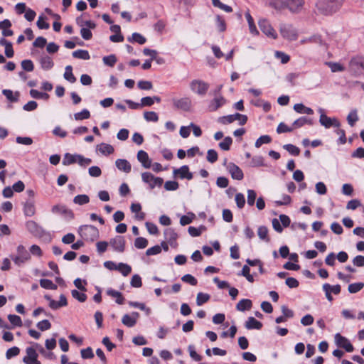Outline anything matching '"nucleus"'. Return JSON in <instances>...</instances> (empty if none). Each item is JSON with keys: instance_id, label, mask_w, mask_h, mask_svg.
<instances>
[{"instance_id": "aec40b11", "label": "nucleus", "mask_w": 364, "mask_h": 364, "mask_svg": "<svg viewBox=\"0 0 364 364\" xmlns=\"http://www.w3.org/2000/svg\"><path fill=\"white\" fill-rule=\"evenodd\" d=\"M263 326V323L254 318L253 316L248 317L247 320L245 323V327L247 330H260Z\"/></svg>"}, {"instance_id": "0e129e2a", "label": "nucleus", "mask_w": 364, "mask_h": 364, "mask_svg": "<svg viewBox=\"0 0 364 364\" xmlns=\"http://www.w3.org/2000/svg\"><path fill=\"white\" fill-rule=\"evenodd\" d=\"M122 323L129 328H132L136 324V321H134V318H132L130 316V314H126L123 316L122 318Z\"/></svg>"}, {"instance_id": "864d4df0", "label": "nucleus", "mask_w": 364, "mask_h": 364, "mask_svg": "<svg viewBox=\"0 0 364 364\" xmlns=\"http://www.w3.org/2000/svg\"><path fill=\"white\" fill-rule=\"evenodd\" d=\"M90 117V112L86 108H84L80 112L74 114V118L77 121L87 119Z\"/></svg>"}, {"instance_id": "37998d69", "label": "nucleus", "mask_w": 364, "mask_h": 364, "mask_svg": "<svg viewBox=\"0 0 364 364\" xmlns=\"http://www.w3.org/2000/svg\"><path fill=\"white\" fill-rule=\"evenodd\" d=\"M282 147L291 156H297L300 154L301 149L294 144H287L283 145Z\"/></svg>"}, {"instance_id": "ddd939ff", "label": "nucleus", "mask_w": 364, "mask_h": 364, "mask_svg": "<svg viewBox=\"0 0 364 364\" xmlns=\"http://www.w3.org/2000/svg\"><path fill=\"white\" fill-rule=\"evenodd\" d=\"M173 107L177 109H181L188 112L191 107V100L189 97H183L181 99H173Z\"/></svg>"}, {"instance_id": "6ab92c4d", "label": "nucleus", "mask_w": 364, "mask_h": 364, "mask_svg": "<svg viewBox=\"0 0 364 364\" xmlns=\"http://www.w3.org/2000/svg\"><path fill=\"white\" fill-rule=\"evenodd\" d=\"M280 33L284 38L290 41L296 40L297 36L296 32L291 29V26L287 25L282 26L280 28Z\"/></svg>"}, {"instance_id": "2f4dec72", "label": "nucleus", "mask_w": 364, "mask_h": 364, "mask_svg": "<svg viewBox=\"0 0 364 364\" xmlns=\"http://www.w3.org/2000/svg\"><path fill=\"white\" fill-rule=\"evenodd\" d=\"M302 42L303 43L309 42V43L317 44L320 46H326V43L324 42V41L322 38L321 35H320V34L313 35L308 38L304 39L302 41Z\"/></svg>"}, {"instance_id": "5fc2aeb1", "label": "nucleus", "mask_w": 364, "mask_h": 364, "mask_svg": "<svg viewBox=\"0 0 364 364\" xmlns=\"http://www.w3.org/2000/svg\"><path fill=\"white\" fill-rule=\"evenodd\" d=\"M132 267L124 262H119L118 269L117 271H119L124 277L128 276L132 272Z\"/></svg>"}, {"instance_id": "bb28decb", "label": "nucleus", "mask_w": 364, "mask_h": 364, "mask_svg": "<svg viewBox=\"0 0 364 364\" xmlns=\"http://www.w3.org/2000/svg\"><path fill=\"white\" fill-rule=\"evenodd\" d=\"M293 109L299 114H306L308 115L314 114V111L312 108L305 106L302 102L295 104Z\"/></svg>"}, {"instance_id": "4be33fe9", "label": "nucleus", "mask_w": 364, "mask_h": 364, "mask_svg": "<svg viewBox=\"0 0 364 364\" xmlns=\"http://www.w3.org/2000/svg\"><path fill=\"white\" fill-rule=\"evenodd\" d=\"M116 167L124 173H129L132 170L131 164L124 159H118L115 161Z\"/></svg>"}, {"instance_id": "338daca9", "label": "nucleus", "mask_w": 364, "mask_h": 364, "mask_svg": "<svg viewBox=\"0 0 364 364\" xmlns=\"http://www.w3.org/2000/svg\"><path fill=\"white\" fill-rule=\"evenodd\" d=\"M359 120L357 114V110L353 109L347 116V121L350 127H353L355 123Z\"/></svg>"}, {"instance_id": "49530a36", "label": "nucleus", "mask_w": 364, "mask_h": 364, "mask_svg": "<svg viewBox=\"0 0 364 364\" xmlns=\"http://www.w3.org/2000/svg\"><path fill=\"white\" fill-rule=\"evenodd\" d=\"M210 299V295L207 293L198 292L196 297V305L200 306Z\"/></svg>"}, {"instance_id": "a19ab883", "label": "nucleus", "mask_w": 364, "mask_h": 364, "mask_svg": "<svg viewBox=\"0 0 364 364\" xmlns=\"http://www.w3.org/2000/svg\"><path fill=\"white\" fill-rule=\"evenodd\" d=\"M40 286L45 289L55 290L58 286L49 279H41L39 281Z\"/></svg>"}, {"instance_id": "c9c22d12", "label": "nucleus", "mask_w": 364, "mask_h": 364, "mask_svg": "<svg viewBox=\"0 0 364 364\" xmlns=\"http://www.w3.org/2000/svg\"><path fill=\"white\" fill-rule=\"evenodd\" d=\"M72 55L74 58L81 60H90V55L88 50L84 49H78L72 53Z\"/></svg>"}, {"instance_id": "7c9ffc66", "label": "nucleus", "mask_w": 364, "mask_h": 364, "mask_svg": "<svg viewBox=\"0 0 364 364\" xmlns=\"http://www.w3.org/2000/svg\"><path fill=\"white\" fill-rule=\"evenodd\" d=\"M33 346L38 350L39 353L46 358L50 360H54L56 359L55 355L51 350L47 352L46 349L38 343H33Z\"/></svg>"}, {"instance_id": "13d9d810", "label": "nucleus", "mask_w": 364, "mask_h": 364, "mask_svg": "<svg viewBox=\"0 0 364 364\" xmlns=\"http://www.w3.org/2000/svg\"><path fill=\"white\" fill-rule=\"evenodd\" d=\"M334 132L338 134V139L336 140L338 145H343L347 142V138L346 136V132L342 129H337L334 130Z\"/></svg>"}, {"instance_id": "e433bc0d", "label": "nucleus", "mask_w": 364, "mask_h": 364, "mask_svg": "<svg viewBox=\"0 0 364 364\" xmlns=\"http://www.w3.org/2000/svg\"><path fill=\"white\" fill-rule=\"evenodd\" d=\"M47 21H48V17L45 14H41V15H39L38 19L36 22L37 27L41 30L48 29L50 28V24Z\"/></svg>"}, {"instance_id": "f3484780", "label": "nucleus", "mask_w": 364, "mask_h": 364, "mask_svg": "<svg viewBox=\"0 0 364 364\" xmlns=\"http://www.w3.org/2000/svg\"><path fill=\"white\" fill-rule=\"evenodd\" d=\"M136 158L144 168H150L151 167L152 160L149 158V154L145 151L139 150L137 152Z\"/></svg>"}, {"instance_id": "f03ea898", "label": "nucleus", "mask_w": 364, "mask_h": 364, "mask_svg": "<svg viewBox=\"0 0 364 364\" xmlns=\"http://www.w3.org/2000/svg\"><path fill=\"white\" fill-rule=\"evenodd\" d=\"M78 234L83 240L93 242L100 237V232L97 227L92 225H82L78 228Z\"/></svg>"}, {"instance_id": "4c0bfd02", "label": "nucleus", "mask_w": 364, "mask_h": 364, "mask_svg": "<svg viewBox=\"0 0 364 364\" xmlns=\"http://www.w3.org/2000/svg\"><path fill=\"white\" fill-rule=\"evenodd\" d=\"M232 141L233 140L231 136H225L223 140L218 144V146L222 151H229L230 150Z\"/></svg>"}, {"instance_id": "4d7b16f0", "label": "nucleus", "mask_w": 364, "mask_h": 364, "mask_svg": "<svg viewBox=\"0 0 364 364\" xmlns=\"http://www.w3.org/2000/svg\"><path fill=\"white\" fill-rule=\"evenodd\" d=\"M271 141L272 137L269 135H262L256 140L255 146L256 148H259L262 144H267Z\"/></svg>"}, {"instance_id": "6e6552de", "label": "nucleus", "mask_w": 364, "mask_h": 364, "mask_svg": "<svg viewBox=\"0 0 364 364\" xmlns=\"http://www.w3.org/2000/svg\"><path fill=\"white\" fill-rule=\"evenodd\" d=\"M334 338L336 344L338 347L343 348L347 353H352L354 351V346L348 338L342 336L340 333H336Z\"/></svg>"}, {"instance_id": "6e6d98bb", "label": "nucleus", "mask_w": 364, "mask_h": 364, "mask_svg": "<svg viewBox=\"0 0 364 364\" xmlns=\"http://www.w3.org/2000/svg\"><path fill=\"white\" fill-rule=\"evenodd\" d=\"M58 334L57 333H54L51 338L46 340L45 346L47 350H52L54 348H55L57 345L56 337L58 336Z\"/></svg>"}, {"instance_id": "09e8293b", "label": "nucleus", "mask_w": 364, "mask_h": 364, "mask_svg": "<svg viewBox=\"0 0 364 364\" xmlns=\"http://www.w3.org/2000/svg\"><path fill=\"white\" fill-rule=\"evenodd\" d=\"M364 282H359L350 284L348 287V291L350 294H356L363 289Z\"/></svg>"}, {"instance_id": "f704fd0d", "label": "nucleus", "mask_w": 364, "mask_h": 364, "mask_svg": "<svg viewBox=\"0 0 364 364\" xmlns=\"http://www.w3.org/2000/svg\"><path fill=\"white\" fill-rule=\"evenodd\" d=\"M31 97L36 100H48L50 95L46 92H41L38 90L31 89L29 92Z\"/></svg>"}, {"instance_id": "20e7f679", "label": "nucleus", "mask_w": 364, "mask_h": 364, "mask_svg": "<svg viewBox=\"0 0 364 364\" xmlns=\"http://www.w3.org/2000/svg\"><path fill=\"white\" fill-rule=\"evenodd\" d=\"M210 85L202 80H193L190 83L191 90L200 96L206 95Z\"/></svg>"}, {"instance_id": "c85d7f7f", "label": "nucleus", "mask_w": 364, "mask_h": 364, "mask_svg": "<svg viewBox=\"0 0 364 364\" xmlns=\"http://www.w3.org/2000/svg\"><path fill=\"white\" fill-rule=\"evenodd\" d=\"M23 211L26 217H31L36 213V208L33 200H27L23 204Z\"/></svg>"}, {"instance_id": "1a4fd4ad", "label": "nucleus", "mask_w": 364, "mask_h": 364, "mask_svg": "<svg viewBox=\"0 0 364 364\" xmlns=\"http://www.w3.org/2000/svg\"><path fill=\"white\" fill-rule=\"evenodd\" d=\"M173 175L174 177L178 178L181 180L187 179L190 181L193 178V173L190 171V168L188 165H183L179 168H173Z\"/></svg>"}, {"instance_id": "c03bdc74", "label": "nucleus", "mask_w": 364, "mask_h": 364, "mask_svg": "<svg viewBox=\"0 0 364 364\" xmlns=\"http://www.w3.org/2000/svg\"><path fill=\"white\" fill-rule=\"evenodd\" d=\"M8 320L11 324V327H21L23 325L21 318L16 314H9L7 316Z\"/></svg>"}, {"instance_id": "680f3d73", "label": "nucleus", "mask_w": 364, "mask_h": 364, "mask_svg": "<svg viewBox=\"0 0 364 364\" xmlns=\"http://www.w3.org/2000/svg\"><path fill=\"white\" fill-rule=\"evenodd\" d=\"M216 27L219 32L222 33L226 31L227 25L225 19L220 15L216 16Z\"/></svg>"}, {"instance_id": "9d476101", "label": "nucleus", "mask_w": 364, "mask_h": 364, "mask_svg": "<svg viewBox=\"0 0 364 364\" xmlns=\"http://www.w3.org/2000/svg\"><path fill=\"white\" fill-rule=\"evenodd\" d=\"M259 27L261 31L267 37L272 39L277 38V33L267 19H260L259 21Z\"/></svg>"}, {"instance_id": "5701e85b", "label": "nucleus", "mask_w": 364, "mask_h": 364, "mask_svg": "<svg viewBox=\"0 0 364 364\" xmlns=\"http://www.w3.org/2000/svg\"><path fill=\"white\" fill-rule=\"evenodd\" d=\"M264 5L277 11L285 9V2L283 0H265Z\"/></svg>"}, {"instance_id": "0eeeda50", "label": "nucleus", "mask_w": 364, "mask_h": 364, "mask_svg": "<svg viewBox=\"0 0 364 364\" xmlns=\"http://www.w3.org/2000/svg\"><path fill=\"white\" fill-rule=\"evenodd\" d=\"M322 290L325 293L326 299L331 302L333 301L332 294L338 295L341 291V286L338 284L331 285L328 283H325L322 286Z\"/></svg>"}, {"instance_id": "69168bd1", "label": "nucleus", "mask_w": 364, "mask_h": 364, "mask_svg": "<svg viewBox=\"0 0 364 364\" xmlns=\"http://www.w3.org/2000/svg\"><path fill=\"white\" fill-rule=\"evenodd\" d=\"M73 284L75 287L81 291H87L86 285L87 284V282L85 279H82L81 278H76Z\"/></svg>"}, {"instance_id": "bf43d9fd", "label": "nucleus", "mask_w": 364, "mask_h": 364, "mask_svg": "<svg viewBox=\"0 0 364 364\" xmlns=\"http://www.w3.org/2000/svg\"><path fill=\"white\" fill-rule=\"evenodd\" d=\"M148 244V240L143 237H137L134 240V247L136 249H144L147 247Z\"/></svg>"}, {"instance_id": "c756f323", "label": "nucleus", "mask_w": 364, "mask_h": 364, "mask_svg": "<svg viewBox=\"0 0 364 364\" xmlns=\"http://www.w3.org/2000/svg\"><path fill=\"white\" fill-rule=\"evenodd\" d=\"M177 215L180 217V224L182 226L191 224L196 218V215L191 211L188 212L186 215H181L178 214Z\"/></svg>"}, {"instance_id": "dca6fc26", "label": "nucleus", "mask_w": 364, "mask_h": 364, "mask_svg": "<svg viewBox=\"0 0 364 364\" xmlns=\"http://www.w3.org/2000/svg\"><path fill=\"white\" fill-rule=\"evenodd\" d=\"M26 352L27 355L22 360L25 364H32L38 359V354L33 346L27 347Z\"/></svg>"}, {"instance_id": "58836bf2", "label": "nucleus", "mask_w": 364, "mask_h": 364, "mask_svg": "<svg viewBox=\"0 0 364 364\" xmlns=\"http://www.w3.org/2000/svg\"><path fill=\"white\" fill-rule=\"evenodd\" d=\"M268 232H269V230L266 226L262 225L258 228V230H257L258 237H259L260 240H262L266 242H269L270 241V238L268 235Z\"/></svg>"}, {"instance_id": "e2e57ef3", "label": "nucleus", "mask_w": 364, "mask_h": 364, "mask_svg": "<svg viewBox=\"0 0 364 364\" xmlns=\"http://www.w3.org/2000/svg\"><path fill=\"white\" fill-rule=\"evenodd\" d=\"M21 68L25 72H32L34 70L33 62L31 59L23 60L21 63Z\"/></svg>"}, {"instance_id": "423d86ee", "label": "nucleus", "mask_w": 364, "mask_h": 364, "mask_svg": "<svg viewBox=\"0 0 364 364\" xmlns=\"http://www.w3.org/2000/svg\"><path fill=\"white\" fill-rule=\"evenodd\" d=\"M26 230L34 237L42 238L46 230L34 220H28L25 224Z\"/></svg>"}, {"instance_id": "39448f33", "label": "nucleus", "mask_w": 364, "mask_h": 364, "mask_svg": "<svg viewBox=\"0 0 364 364\" xmlns=\"http://www.w3.org/2000/svg\"><path fill=\"white\" fill-rule=\"evenodd\" d=\"M51 211L54 214L63 215L67 221H70L75 218L73 211L68 208L65 205H55L52 207Z\"/></svg>"}, {"instance_id": "7ed1b4c3", "label": "nucleus", "mask_w": 364, "mask_h": 364, "mask_svg": "<svg viewBox=\"0 0 364 364\" xmlns=\"http://www.w3.org/2000/svg\"><path fill=\"white\" fill-rule=\"evenodd\" d=\"M320 113L319 123L321 126L326 129H330L331 127L339 128L341 127V122L336 117H330L326 114L325 109L319 107L318 109Z\"/></svg>"}, {"instance_id": "052dcab7", "label": "nucleus", "mask_w": 364, "mask_h": 364, "mask_svg": "<svg viewBox=\"0 0 364 364\" xmlns=\"http://www.w3.org/2000/svg\"><path fill=\"white\" fill-rule=\"evenodd\" d=\"M144 118L146 122H156L159 120V115L154 111H145Z\"/></svg>"}, {"instance_id": "4468645a", "label": "nucleus", "mask_w": 364, "mask_h": 364, "mask_svg": "<svg viewBox=\"0 0 364 364\" xmlns=\"http://www.w3.org/2000/svg\"><path fill=\"white\" fill-rule=\"evenodd\" d=\"M227 102V100L222 95L215 97L211 100L208 105V110L210 112L217 111L218 109L224 106Z\"/></svg>"}, {"instance_id": "a878e982", "label": "nucleus", "mask_w": 364, "mask_h": 364, "mask_svg": "<svg viewBox=\"0 0 364 364\" xmlns=\"http://www.w3.org/2000/svg\"><path fill=\"white\" fill-rule=\"evenodd\" d=\"M79 154L65 153L63 156V165L69 166L73 164H78Z\"/></svg>"}, {"instance_id": "9b49d317", "label": "nucleus", "mask_w": 364, "mask_h": 364, "mask_svg": "<svg viewBox=\"0 0 364 364\" xmlns=\"http://www.w3.org/2000/svg\"><path fill=\"white\" fill-rule=\"evenodd\" d=\"M109 244L115 252L122 253L125 250L126 240L123 236H115L110 240Z\"/></svg>"}, {"instance_id": "774afa93", "label": "nucleus", "mask_w": 364, "mask_h": 364, "mask_svg": "<svg viewBox=\"0 0 364 364\" xmlns=\"http://www.w3.org/2000/svg\"><path fill=\"white\" fill-rule=\"evenodd\" d=\"M16 251L17 255L22 259L28 260L31 258L30 253L26 250L23 245H19L16 248Z\"/></svg>"}, {"instance_id": "2eb2a0df", "label": "nucleus", "mask_w": 364, "mask_h": 364, "mask_svg": "<svg viewBox=\"0 0 364 364\" xmlns=\"http://www.w3.org/2000/svg\"><path fill=\"white\" fill-rule=\"evenodd\" d=\"M165 239L167 240L169 245L173 248L178 246L177 239L178 237V233L174 229L169 228L164 230V232Z\"/></svg>"}, {"instance_id": "a18cd8bd", "label": "nucleus", "mask_w": 364, "mask_h": 364, "mask_svg": "<svg viewBox=\"0 0 364 364\" xmlns=\"http://www.w3.org/2000/svg\"><path fill=\"white\" fill-rule=\"evenodd\" d=\"M90 202V197L87 194H79L74 197L73 203L79 205H83Z\"/></svg>"}, {"instance_id": "3c124183", "label": "nucleus", "mask_w": 364, "mask_h": 364, "mask_svg": "<svg viewBox=\"0 0 364 364\" xmlns=\"http://www.w3.org/2000/svg\"><path fill=\"white\" fill-rule=\"evenodd\" d=\"M103 63L109 67H114L117 61V58L114 54H110L109 55H105L102 58Z\"/></svg>"}, {"instance_id": "f257e3e1", "label": "nucleus", "mask_w": 364, "mask_h": 364, "mask_svg": "<svg viewBox=\"0 0 364 364\" xmlns=\"http://www.w3.org/2000/svg\"><path fill=\"white\" fill-rule=\"evenodd\" d=\"M343 0H318L316 7L323 15H331L341 6Z\"/></svg>"}, {"instance_id": "72a5a7b5", "label": "nucleus", "mask_w": 364, "mask_h": 364, "mask_svg": "<svg viewBox=\"0 0 364 364\" xmlns=\"http://www.w3.org/2000/svg\"><path fill=\"white\" fill-rule=\"evenodd\" d=\"M245 17L247 18L248 25H249V29L250 33L254 36L259 35V31L256 27V25L255 23L254 19L249 11H247L245 13Z\"/></svg>"}, {"instance_id": "ea45409f", "label": "nucleus", "mask_w": 364, "mask_h": 364, "mask_svg": "<svg viewBox=\"0 0 364 364\" xmlns=\"http://www.w3.org/2000/svg\"><path fill=\"white\" fill-rule=\"evenodd\" d=\"M63 77L65 80H66L70 83H74L77 80L76 77L74 75L73 73V67L71 65H67L65 67Z\"/></svg>"}, {"instance_id": "b1692460", "label": "nucleus", "mask_w": 364, "mask_h": 364, "mask_svg": "<svg viewBox=\"0 0 364 364\" xmlns=\"http://www.w3.org/2000/svg\"><path fill=\"white\" fill-rule=\"evenodd\" d=\"M252 307V301L250 299H242L236 304V310L244 312L250 310Z\"/></svg>"}, {"instance_id": "412c9836", "label": "nucleus", "mask_w": 364, "mask_h": 364, "mask_svg": "<svg viewBox=\"0 0 364 364\" xmlns=\"http://www.w3.org/2000/svg\"><path fill=\"white\" fill-rule=\"evenodd\" d=\"M2 95L4 96H5L6 100L10 103H14V102H18L19 97H20V92L19 91L14 92L13 90H9V89H4L2 90Z\"/></svg>"}, {"instance_id": "cd10ccee", "label": "nucleus", "mask_w": 364, "mask_h": 364, "mask_svg": "<svg viewBox=\"0 0 364 364\" xmlns=\"http://www.w3.org/2000/svg\"><path fill=\"white\" fill-rule=\"evenodd\" d=\"M39 62H40L41 68L44 70H49L52 69L54 66V63H53L52 58L47 55L42 56L40 58Z\"/></svg>"}, {"instance_id": "de8ad7c7", "label": "nucleus", "mask_w": 364, "mask_h": 364, "mask_svg": "<svg viewBox=\"0 0 364 364\" xmlns=\"http://www.w3.org/2000/svg\"><path fill=\"white\" fill-rule=\"evenodd\" d=\"M326 64L331 68V72L337 73V72H343L346 69L345 66L337 62H326Z\"/></svg>"}, {"instance_id": "8fccbe9b", "label": "nucleus", "mask_w": 364, "mask_h": 364, "mask_svg": "<svg viewBox=\"0 0 364 364\" xmlns=\"http://www.w3.org/2000/svg\"><path fill=\"white\" fill-rule=\"evenodd\" d=\"M238 117H240V115H235V114L222 116L218 119V122L223 124H231L235 121V118Z\"/></svg>"}, {"instance_id": "393cba45", "label": "nucleus", "mask_w": 364, "mask_h": 364, "mask_svg": "<svg viewBox=\"0 0 364 364\" xmlns=\"http://www.w3.org/2000/svg\"><path fill=\"white\" fill-rule=\"evenodd\" d=\"M96 149L105 156L112 154L114 151V149L111 144L104 142L97 145Z\"/></svg>"}, {"instance_id": "473e14b6", "label": "nucleus", "mask_w": 364, "mask_h": 364, "mask_svg": "<svg viewBox=\"0 0 364 364\" xmlns=\"http://www.w3.org/2000/svg\"><path fill=\"white\" fill-rule=\"evenodd\" d=\"M129 42L132 43H137L139 45H144L146 42V38L139 33L134 32L127 38Z\"/></svg>"}, {"instance_id": "f8f14e48", "label": "nucleus", "mask_w": 364, "mask_h": 364, "mask_svg": "<svg viewBox=\"0 0 364 364\" xmlns=\"http://www.w3.org/2000/svg\"><path fill=\"white\" fill-rule=\"evenodd\" d=\"M227 169L234 180L241 181L244 178L242 170L235 163L229 162L227 166Z\"/></svg>"}, {"instance_id": "603ef678", "label": "nucleus", "mask_w": 364, "mask_h": 364, "mask_svg": "<svg viewBox=\"0 0 364 364\" xmlns=\"http://www.w3.org/2000/svg\"><path fill=\"white\" fill-rule=\"evenodd\" d=\"M267 165L264 164V159L262 156H255L252 158L250 161L251 167H261L266 166Z\"/></svg>"}, {"instance_id": "79ce46f5", "label": "nucleus", "mask_w": 364, "mask_h": 364, "mask_svg": "<svg viewBox=\"0 0 364 364\" xmlns=\"http://www.w3.org/2000/svg\"><path fill=\"white\" fill-rule=\"evenodd\" d=\"M86 291H81L77 289L71 290L72 296L80 303L86 301L87 296L85 294Z\"/></svg>"}, {"instance_id": "a211bd4d", "label": "nucleus", "mask_w": 364, "mask_h": 364, "mask_svg": "<svg viewBox=\"0 0 364 364\" xmlns=\"http://www.w3.org/2000/svg\"><path fill=\"white\" fill-rule=\"evenodd\" d=\"M285 9L287 8L291 12L295 13L302 7L304 0H285Z\"/></svg>"}]
</instances>
